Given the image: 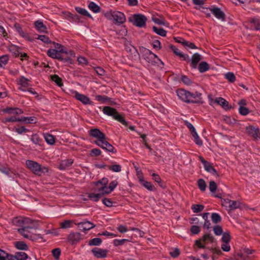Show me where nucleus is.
Segmentation results:
<instances>
[{
    "label": "nucleus",
    "instance_id": "nucleus-1",
    "mask_svg": "<svg viewBox=\"0 0 260 260\" xmlns=\"http://www.w3.org/2000/svg\"><path fill=\"white\" fill-rule=\"evenodd\" d=\"M108 180L107 178H103L95 183V187L93 190L97 193H88V197L90 200L94 202H97L104 195L109 194L111 192V190L108 188L107 186Z\"/></svg>",
    "mask_w": 260,
    "mask_h": 260
},
{
    "label": "nucleus",
    "instance_id": "nucleus-2",
    "mask_svg": "<svg viewBox=\"0 0 260 260\" xmlns=\"http://www.w3.org/2000/svg\"><path fill=\"white\" fill-rule=\"evenodd\" d=\"M36 229L34 222L32 224H27L22 228L17 230L18 232L24 238L34 240L38 238V236L34 234L32 231Z\"/></svg>",
    "mask_w": 260,
    "mask_h": 260
},
{
    "label": "nucleus",
    "instance_id": "nucleus-3",
    "mask_svg": "<svg viewBox=\"0 0 260 260\" xmlns=\"http://www.w3.org/2000/svg\"><path fill=\"white\" fill-rule=\"evenodd\" d=\"M25 164L27 168L36 175L40 176L48 171L47 168L42 167L39 163L33 160H27Z\"/></svg>",
    "mask_w": 260,
    "mask_h": 260
},
{
    "label": "nucleus",
    "instance_id": "nucleus-4",
    "mask_svg": "<svg viewBox=\"0 0 260 260\" xmlns=\"http://www.w3.org/2000/svg\"><path fill=\"white\" fill-rule=\"evenodd\" d=\"M104 15L107 19L112 20L115 24H122L126 20L124 14L119 11H108Z\"/></svg>",
    "mask_w": 260,
    "mask_h": 260
},
{
    "label": "nucleus",
    "instance_id": "nucleus-5",
    "mask_svg": "<svg viewBox=\"0 0 260 260\" xmlns=\"http://www.w3.org/2000/svg\"><path fill=\"white\" fill-rule=\"evenodd\" d=\"M103 112L104 114L112 116L113 118L118 120L124 125H127V123L125 121L123 117L119 114L116 109L109 106H105L103 109Z\"/></svg>",
    "mask_w": 260,
    "mask_h": 260
},
{
    "label": "nucleus",
    "instance_id": "nucleus-6",
    "mask_svg": "<svg viewBox=\"0 0 260 260\" xmlns=\"http://www.w3.org/2000/svg\"><path fill=\"white\" fill-rule=\"evenodd\" d=\"M144 59L150 64H158L160 63L163 64V62L154 53H152L149 50H145L143 53Z\"/></svg>",
    "mask_w": 260,
    "mask_h": 260
},
{
    "label": "nucleus",
    "instance_id": "nucleus-7",
    "mask_svg": "<svg viewBox=\"0 0 260 260\" xmlns=\"http://www.w3.org/2000/svg\"><path fill=\"white\" fill-rule=\"evenodd\" d=\"M146 17L142 14H135L133 16V24L139 27H144L146 26Z\"/></svg>",
    "mask_w": 260,
    "mask_h": 260
},
{
    "label": "nucleus",
    "instance_id": "nucleus-8",
    "mask_svg": "<svg viewBox=\"0 0 260 260\" xmlns=\"http://www.w3.org/2000/svg\"><path fill=\"white\" fill-rule=\"evenodd\" d=\"M13 225L22 228L27 224H32L34 221L29 218H24L22 217H16L12 220Z\"/></svg>",
    "mask_w": 260,
    "mask_h": 260
},
{
    "label": "nucleus",
    "instance_id": "nucleus-9",
    "mask_svg": "<svg viewBox=\"0 0 260 260\" xmlns=\"http://www.w3.org/2000/svg\"><path fill=\"white\" fill-rule=\"evenodd\" d=\"M185 125L188 128L193 138L194 141L199 146H202L203 145V142L200 139L199 135H198L196 128L194 127L189 122L186 121Z\"/></svg>",
    "mask_w": 260,
    "mask_h": 260
},
{
    "label": "nucleus",
    "instance_id": "nucleus-10",
    "mask_svg": "<svg viewBox=\"0 0 260 260\" xmlns=\"http://www.w3.org/2000/svg\"><path fill=\"white\" fill-rule=\"evenodd\" d=\"M222 206L230 210H234L240 207V202L230 199H224L222 202Z\"/></svg>",
    "mask_w": 260,
    "mask_h": 260
},
{
    "label": "nucleus",
    "instance_id": "nucleus-11",
    "mask_svg": "<svg viewBox=\"0 0 260 260\" xmlns=\"http://www.w3.org/2000/svg\"><path fill=\"white\" fill-rule=\"evenodd\" d=\"M246 133L254 139H260V132L258 127L249 125L246 127Z\"/></svg>",
    "mask_w": 260,
    "mask_h": 260
},
{
    "label": "nucleus",
    "instance_id": "nucleus-12",
    "mask_svg": "<svg viewBox=\"0 0 260 260\" xmlns=\"http://www.w3.org/2000/svg\"><path fill=\"white\" fill-rule=\"evenodd\" d=\"M179 98L182 101L189 103V98H190V92L183 89H178L176 91Z\"/></svg>",
    "mask_w": 260,
    "mask_h": 260
},
{
    "label": "nucleus",
    "instance_id": "nucleus-13",
    "mask_svg": "<svg viewBox=\"0 0 260 260\" xmlns=\"http://www.w3.org/2000/svg\"><path fill=\"white\" fill-rule=\"evenodd\" d=\"M91 252L95 257L101 258L107 257L108 250L99 248H94L91 250Z\"/></svg>",
    "mask_w": 260,
    "mask_h": 260
},
{
    "label": "nucleus",
    "instance_id": "nucleus-14",
    "mask_svg": "<svg viewBox=\"0 0 260 260\" xmlns=\"http://www.w3.org/2000/svg\"><path fill=\"white\" fill-rule=\"evenodd\" d=\"M89 135L94 138H96L97 140H100L104 138L105 135L98 128H93L89 131Z\"/></svg>",
    "mask_w": 260,
    "mask_h": 260
},
{
    "label": "nucleus",
    "instance_id": "nucleus-15",
    "mask_svg": "<svg viewBox=\"0 0 260 260\" xmlns=\"http://www.w3.org/2000/svg\"><path fill=\"white\" fill-rule=\"evenodd\" d=\"M80 230L83 231H88L95 227V225L90 221H83L77 224Z\"/></svg>",
    "mask_w": 260,
    "mask_h": 260
},
{
    "label": "nucleus",
    "instance_id": "nucleus-16",
    "mask_svg": "<svg viewBox=\"0 0 260 260\" xmlns=\"http://www.w3.org/2000/svg\"><path fill=\"white\" fill-rule=\"evenodd\" d=\"M29 81L30 80L28 79L25 78L24 76L20 77L17 80L18 84L20 86V87H19V89L23 91H25V90L22 88L29 86L30 85L29 83Z\"/></svg>",
    "mask_w": 260,
    "mask_h": 260
},
{
    "label": "nucleus",
    "instance_id": "nucleus-17",
    "mask_svg": "<svg viewBox=\"0 0 260 260\" xmlns=\"http://www.w3.org/2000/svg\"><path fill=\"white\" fill-rule=\"evenodd\" d=\"M80 234L79 233H72L69 235L67 240L69 242L73 245L80 240Z\"/></svg>",
    "mask_w": 260,
    "mask_h": 260
},
{
    "label": "nucleus",
    "instance_id": "nucleus-18",
    "mask_svg": "<svg viewBox=\"0 0 260 260\" xmlns=\"http://www.w3.org/2000/svg\"><path fill=\"white\" fill-rule=\"evenodd\" d=\"M75 97L76 98V99L80 101L85 105L91 104V102H90L89 99L85 95L80 94L77 92H75Z\"/></svg>",
    "mask_w": 260,
    "mask_h": 260
},
{
    "label": "nucleus",
    "instance_id": "nucleus-19",
    "mask_svg": "<svg viewBox=\"0 0 260 260\" xmlns=\"http://www.w3.org/2000/svg\"><path fill=\"white\" fill-rule=\"evenodd\" d=\"M211 11L217 19L222 21L225 20V14L219 8H213Z\"/></svg>",
    "mask_w": 260,
    "mask_h": 260
},
{
    "label": "nucleus",
    "instance_id": "nucleus-20",
    "mask_svg": "<svg viewBox=\"0 0 260 260\" xmlns=\"http://www.w3.org/2000/svg\"><path fill=\"white\" fill-rule=\"evenodd\" d=\"M47 53L49 57L52 58L62 60L60 53L56 51V49H50L47 51Z\"/></svg>",
    "mask_w": 260,
    "mask_h": 260
},
{
    "label": "nucleus",
    "instance_id": "nucleus-21",
    "mask_svg": "<svg viewBox=\"0 0 260 260\" xmlns=\"http://www.w3.org/2000/svg\"><path fill=\"white\" fill-rule=\"evenodd\" d=\"M201 55L198 53L194 54L191 59L190 66L193 68H196L198 62L201 60Z\"/></svg>",
    "mask_w": 260,
    "mask_h": 260
},
{
    "label": "nucleus",
    "instance_id": "nucleus-22",
    "mask_svg": "<svg viewBox=\"0 0 260 260\" xmlns=\"http://www.w3.org/2000/svg\"><path fill=\"white\" fill-rule=\"evenodd\" d=\"M73 163V160L72 159L62 160L59 165V169L61 170H65L71 166Z\"/></svg>",
    "mask_w": 260,
    "mask_h": 260
},
{
    "label": "nucleus",
    "instance_id": "nucleus-23",
    "mask_svg": "<svg viewBox=\"0 0 260 260\" xmlns=\"http://www.w3.org/2000/svg\"><path fill=\"white\" fill-rule=\"evenodd\" d=\"M141 184L145 188L147 189L149 191H154L155 188L154 186L151 184V182H148L144 180V179H142L139 181Z\"/></svg>",
    "mask_w": 260,
    "mask_h": 260
},
{
    "label": "nucleus",
    "instance_id": "nucleus-24",
    "mask_svg": "<svg viewBox=\"0 0 260 260\" xmlns=\"http://www.w3.org/2000/svg\"><path fill=\"white\" fill-rule=\"evenodd\" d=\"M94 143L104 149H106V147L109 144L106 140V136L103 139L95 141Z\"/></svg>",
    "mask_w": 260,
    "mask_h": 260
},
{
    "label": "nucleus",
    "instance_id": "nucleus-25",
    "mask_svg": "<svg viewBox=\"0 0 260 260\" xmlns=\"http://www.w3.org/2000/svg\"><path fill=\"white\" fill-rule=\"evenodd\" d=\"M202 94L199 92H195L193 93H190V98H189V103H196L199 101L201 98Z\"/></svg>",
    "mask_w": 260,
    "mask_h": 260
},
{
    "label": "nucleus",
    "instance_id": "nucleus-26",
    "mask_svg": "<svg viewBox=\"0 0 260 260\" xmlns=\"http://www.w3.org/2000/svg\"><path fill=\"white\" fill-rule=\"evenodd\" d=\"M215 103L217 105H220L223 108L226 109L228 108V102L222 98H217L215 99Z\"/></svg>",
    "mask_w": 260,
    "mask_h": 260
},
{
    "label": "nucleus",
    "instance_id": "nucleus-27",
    "mask_svg": "<svg viewBox=\"0 0 260 260\" xmlns=\"http://www.w3.org/2000/svg\"><path fill=\"white\" fill-rule=\"evenodd\" d=\"M26 118H25V117H23V118L20 119V118H17L15 117L12 116L10 118H7L3 119L2 120V122L4 123H6L7 122L26 121Z\"/></svg>",
    "mask_w": 260,
    "mask_h": 260
},
{
    "label": "nucleus",
    "instance_id": "nucleus-28",
    "mask_svg": "<svg viewBox=\"0 0 260 260\" xmlns=\"http://www.w3.org/2000/svg\"><path fill=\"white\" fill-rule=\"evenodd\" d=\"M35 26L37 29L41 32H46L47 28L43 23L40 21H37L35 22Z\"/></svg>",
    "mask_w": 260,
    "mask_h": 260
},
{
    "label": "nucleus",
    "instance_id": "nucleus-29",
    "mask_svg": "<svg viewBox=\"0 0 260 260\" xmlns=\"http://www.w3.org/2000/svg\"><path fill=\"white\" fill-rule=\"evenodd\" d=\"M51 43L53 44V46L54 47V49H56V51L58 53H64L66 54L68 53L67 51L65 50L64 47L60 44L54 42H52Z\"/></svg>",
    "mask_w": 260,
    "mask_h": 260
},
{
    "label": "nucleus",
    "instance_id": "nucleus-30",
    "mask_svg": "<svg viewBox=\"0 0 260 260\" xmlns=\"http://www.w3.org/2000/svg\"><path fill=\"white\" fill-rule=\"evenodd\" d=\"M152 20L155 23L159 25H165V19L161 16L152 17Z\"/></svg>",
    "mask_w": 260,
    "mask_h": 260
},
{
    "label": "nucleus",
    "instance_id": "nucleus-31",
    "mask_svg": "<svg viewBox=\"0 0 260 260\" xmlns=\"http://www.w3.org/2000/svg\"><path fill=\"white\" fill-rule=\"evenodd\" d=\"M198 69L200 72L203 73L208 70L209 66L206 62L203 61L199 64Z\"/></svg>",
    "mask_w": 260,
    "mask_h": 260
},
{
    "label": "nucleus",
    "instance_id": "nucleus-32",
    "mask_svg": "<svg viewBox=\"0 0 260 260\" xmlns=\"http://www.w3.org/2000/svg\"><path fill=\"white\" fill-rule=\"evenodd\" d=\"M144 233L137 229H131V236L135 237H142Z\"/></svg>",
    "mask_w": 260,
    "mask_h": 260
},
{
    "label": "nucleus",
    "instance_id": "nucleus-33",
    "mask_svg": "<svg viewBox=\"0 0 260 260\" xmlns=\"http://www.w3.org/2000/svg\"><path fill=\"white\" fill-rule=\"evenodd\" d=\"M204 166L205 169L207 171L210 172L211 173H212L214 175L217 174V172H216V170L213 168V167L208 162H207L206 164H205L204 165Z\"/></svg>",
    "mask_w": 260,
    "mask_h": 260
},
{
    "label": "nucleus",
    "instance_id": "nucleus-34",
    "mask_svg": "<svg viewBox=\"0 0 260 260\" xmlns=\"http://www.w3.org/2000/svg\"><path fill=\"white\" fill-rule=\"evenodd\" d=\"M152 29L153 31L157 35H159L162 37H165L166 36L167 32L163 28H157L156 26H153Z\"/></svg>",
    "mask_w": 260,
    "mask_h": 260
},
{
    "label": "nucleus",
    "instance_id": "nucleus-35",
    "mask_svg": "<svg viewBox=\"0 0 260 260\" xmlns=\"http://www.w3.org/2000/svg\"><path fill=\"white\" fill-rule=\"evenodd\" d=\"M102 239L99 238H95L90 240L88 244L90 246H98L102 243Z\"/></svg>",
    "mask_w": 260,
    "mask_h": 260
},
{
    "label": "nucleus",
    "instance_id": "nucleus-36",
    "mask_svg": "<svg viewBox=\"0 0 260 260\" xmlns=\"http://www.w3.org/2000/svg\"><path fill=\"white\" fill-rule=\"evenodd\" d=\"M17 248L21 250H26L28 248L27 245L22 241H18L15 243Z\"/></svg>",
    "mask_w": 260,
    "mask_h": 260
},
{
    "label": "nucleus",
    "instance_id": "nucleus-37",
    "mask_svg": "<svg viewBox=\"0 0 260 260\" xmlns=\"http://www.w3.org/2000/svg\"><path fill=\"white\" fill-rule=\"evenodd\" d=\"M110 170L114 172H120L121 170V167L120 165L118 164H114L110 165L108 167Z\"/></svg>",
    "mask_w": 260,
    "mask_h": 260
},
{
    "label": "nucleus",
    "instance_id": "nucleus-38",
    "mask_svg": "<svg viewBox=\"0 0 260 260\" xmlns=\"http://www.w3.org/2000/svg\"><path fill=\"white\" fill-rule=\"evenodd\" d=\"M44 137L47 143L53 145L55 143L54 138L52 135L46 134L45 135Z\"/></svg>",
    "mask_w": 260,
    "mask_h": 260
},
{
    "label": "nucleus",
    "instance_id": "nucleus-39",
    "mask_svg": "<svg viewBox=\"0 0 260 260\" xmlns=\"http://www.w3.org/2000/svg\"><path fill=\"white\" fill-rule=\"evenodd\" d=\"M89 8L94 13H98L100 11V8L93 2H90L88 5Z\"/></svg>",
    "mask_w": 260,
    "mask_h": 260
},
{
    "label": "nucleus",
    "instance_id": "nucleus-40",
    "mask_svg": "<svg viewBox=\"0 0 260 260\" xmlns=\"http://www.w3.org/2000/svg\"><path fill=\"white\" fill-rule=\"evenodd\" d=\"M204 206L202 205H193L191 206V209L194 213H199L201 212L204 209Z\"/></svg>",
    "mask_w": 260,
    "mask_h": 260
},
{
    "label": "nucleus",
    "instance_id": "nucleus-41",
    "mask_svg": "<svg viewBox=\"0 0 260 260\" xmlns=\"http://www.w3.org/2000/svg\"><path fill=\"white\" fill-rule=\"evenodd\" d=\"M51 78L52 80L55 82L59 86H61L62 85L61 79L59 78L57 75L51 76Z\"/></svg>",
    "mask_w": 260,
    "mask_h": 260
},
{
    "label": "nucleus",
    "instance_id": "nucleus-42",
    "mask_svg": "<svg viewBox=\"0 0 260 260\" xmlns=\"http://www.w3.org/2000/svg\"><path fill=\"white\" fill-rule=\"evenodd\" d=\"M72 220H66L63 222H61L60 223V228L61 229H67L70 228L71 226V224L72 223Z\"/></svg>",
    "mask_w": 260,
    "mask_h": 260
},
{
    "label": "nucleus",
    "instance_id": "nucleus-43",
    "mask_svg": "<svg viewBox=\"0 0 260 260\" xmlns=\"http://www.w3.org/2000/svg\"><path fill=\"white\" fill-rule=\"evenodd\" d=\"M198 185L199 188L202 191H204L206 190L207 185H206L205 181L203 179H199L198 182Z\"/></svg>",
    "mask_w": 260,
    "mask_h": 260
},
{
    "label": "nucleus",
    "instance_id": "nucleus-44",
    "mask_svg": "<svg viewBox=\"0 0 260 260\" xmlns=\"http://www.w3.org/2000/svg\"><path fill=\"white\" fill-rule=\"evenodd\" d=\"M52 254L55 259H58L61 254V250L59 248L53 249L52 250Z\"/></svg>",
    "mask_w": 260,
    "mask_h": 260
},
{
    "label": "nucleus",
    "instance_id": "nucleus-45",
    "mask_svg": "<svg viewBox=\"0 0 260 260\" xmlns=\"http://www.w3.org/2000/svg\"><path fill=\"white\" fill-rule=\"evenodd\" d=\"M75 9L79 14L82 15L87 16L89 17H91V15L88 13V12L84 9L80 7H76Z\"/></svg>",
    "mask_w": 260,
    "mask_h": 260
},
{
    "label": "nucleus",
    "instance_id": "nucleus-46",
    "mask_svg": "<svg viewBox=\"0 0 260 260\" xmlns=\"http://www.w3.org/2000/svg\"><path fill=\"white\" fill-rule=\"evenodd\" d=\"M134 167L135 168L136 171V174L138 177V178L139 179V181H140V180L143 179V176L141 171V170L136 165L135 163L133 164Z\"/></svg>",
    "mask_w": 260,
    "mask_h": 260
},
{
    "label": "nucleus",
    "instance_id": "nucleus-47",
    "mask_svg": "<svg viewBox=\"0 0 260 260\" xmlns=\"http://www.w3.org/2000/svg\"><path fill=\"white\" fill-rule=\"evenodd\" d=\"M15 254L18 260H25L27 258V255L24 252H18Z\"/></svg>",
    "mask_w": 260,
    "mask_h": 260
},
{
    "label": "nucleus",
    "instance_id": "nucleus-48",
    "mask_svg": "<svg viewBox=\"0 0 260 260\" xmlns=\"http://www.w3.org/2000/svg\"><path fill=\"white\" fill-rule=\"evenodd\" d=\"M251 23L254 28L256 30H260V19L254 18L251 20Z\"/></svg>",
    "mask_w": 260,
    "mask_h": 260
},
{
    "label": "nucleus",
    "instance_id": "nucleus-49",
    "mask_svg": "<svg viewBox=\"0 0 260 260\" xmlns=\"http://www.w3.org/2000/svg\"><path fill=\"white\" fill-rule=\"evenodd\" d=\"M211 218L213 222L215 223H218L221 221V217L218 214L216 213L212 214Z\"/></svg>",
    "mask_w": 260,
    "mask_h": 260
},
{
    "label": "nucleus",
    "instance_id": "nucleus-50",
    "mask_svg": "<svg viewBox=\"0 0 260 260\" xmlns=\"http://www.w3.org/2000/svg\"><path fill=\"white\" fill-rule=\"evenodd\" d=\"M128 242V240L127 239H121V240H117L115 239L113 241V244L115 246H118L119 245H122L124 244L125 242Z\"/></svg>",
    "mask_w": 260,
    "mask_h": 260
},
{
    "label": "nucleus",
    "instance_id": "nucleus-51",
    "mask_svg": "<svg viewBox=\"0 0 260 260\" xmlns=\"http://www.w3.org/2000/svg\"><path fill=\"white\" fill-rule=\"evenodd\" d=\"M209 188L211 192H215L217 189V185L214 181H210L209 182Z\"/></svg>",
    "mask_w": 260,
    "mask_h": 260
},
{
    "label": "nucleus",
    "instance_id": "nucleus-52",
    "mask_svg": "<svg viewBox=\"0 0 260 260\" xmlns=\"http://www.w3.org/2000/svg\"><path fill=\"white\" fill-rule=\"evenodd\" d=\"M203 242L205 243L207 241L212 242L213 241V237L210 234H205L202 239Z\"/></svg>",
    "mask_w": 260,
    "mask_h": 260
},
{
    "label": "nucleus",
    "instance_id": "nucleus-53",
    "mask_svg": "<svg viewBox=\"0 0 260 260\" xmlns=\"http://www.w3.org/2000/svg\"><path fill=\"white\" fill-rule=\"evenodd\" d=\"M8 60V56L7 55H3L0 57V67L6 64Z\"/></svg>",
    "mask_w": 260,
    "mask_h": 260
},
{
    "label": "nucleus",
    "instance_id": "nucleus-54",
    "mask_svg": "<svg viewBox=\"0 0 260 260\" xmlns=\"http://www.w3.org/2000/svg\"><path fill=\"white\" fill-rule=\"evenodd\" d=\"M239 111L242 115H246L249 113V109L246 106L239 107Z\"/></svg>",
    "mask_w": 260,
    "mask_h": 260
},
{
    "label": "nucleus",
    "instance_id": "nucleus-55",
    "mask_svg": "<svg viewBox=\"0 0 260 260\" xmlns=\"http://www.w3.org/2000/svg\"><path fill=\"white\" fill-rule=\"evenodd\" d=\"M38 39L40 40L42 42L45 43H51L52 42L50 40V39L46 36L44 35H39L38 36Z\"/></svg>",
    "mask_w": 260,
    "mask_h": 260
},
{
    "label": "nucleus",
    "instance_id": "nucleus-56",
    "mask_svg": "<svg viewBox=\"0 0 260 260\" xmlns=\"http://www.w3.org/2000/svg\"><path fill=\"white\" fill-rule=\"evenodd\" d=\"M225 77L230 82H234L236 79L234 74L231 72L225 74Z\"/></svg>",
    "mask_w": 260,
    "mask_h": 260
},
{
    "label": "nucleus",
    "instance_id": "nucleus-57",
    "mask_svg": "<svg viewBox=\"0 0 260 260\" xmlns=\"http://www.w3.org/2000/svg\"><path fill=\"white\" fill-rule=\"evenodd\" d=\"M31 140L34 144L40 145L41 139L38 135L36 134L33 135L31 137Z\"/></svg>",
    "mask_w": 260,
    "mask_h": 260
},
{
    "label": "nucleus",
    "instance_id": "nucleus-58",
    "mask_svg": "<svg viewBox=\"0 0 260 260\" xmlns=\"http://www.w3.org/2000/svg\"><path fill=\"white\" fill-rule=\"evenodd\" d=\"M213 231L216 235L219 236L222 234V228L219 225H216L213 228Z\"/></svg>",
    "mask_w": 260,
    "mask_h": 260
},
{
    "label": "nucleus",
    "instance_id": "nucleus-59",
    "mask_svg": "<svg viewBox=\"0 0 260 260\" xmlns=\"http://www.w3.org/2000/svg\"><path fill=\"white\" fill-rule=\"evenodd\" d=\"M221 248L224 251H229L231 249V246H230L229 242H222L221 245Z\"/></svg>",
    "mask_w": 260,
    "mask_h": 260
},
{
    "label": "nucleus",
    "instance_id": "nucleus-60",
    "mask_svg": "<svg viewBox=\"0 0 260 260\" xmlns=\"http://www.w3.org/2000/svg\"><path fill=\"white\" fill-rule=\"evenodd\" d=\"M46 234H52L54 236H58L59 235V231L58 230L53 229L51 230H47L45 231Z\"/></svg>",
    "mask_w": 260,
    "mask_h": 260
},
{
    "label": "nucleus",
    "instance_id": "nucleus-61",
    "mask_svg": "<svg viewBox=\"0 0 260 260\" xmlns=\"http://www.w3.org/2000/svg\"><path fill=\"white\" fill-rule=\"evenodd\" d=\"M182 44L184 46H185L186 47H188L189 48H190V49L197 48V47L195 46V45L193 43L189 42H188L185 40V41L182 42Z\"/></svg>",
    "mask_w": 260,
    "mask_h": 260
},
{
    "label": "nucleus",
    "instance_id": "nucleus-62",
    "mask_svg": "<svg viewBox=\"0 0 260 260\" xmlns=\"http://www.w3.org/2000/svg\"><path fill=\"white\" fill-rule=\"evenodd\" d=\"M90 155L91 156H99L101 154V151L96 148L92 149L90 150Z\"/></svg>",
    "mask_w": 260,
    "mask_h": 260
},
{
    "label": "nucleus",
    "instance_id": "nucleus-63",
    "mask_svg": "<svg viewBox=\"0 0 260 260\" xmlns=\"http://www.w3.org/2000/svg\"><path fill=\"white\" fill-rule=\"evenodd\" d=\"M230 239L231 238L229 233H224L223 234L221 239L222 242H229Z\"/></svg>",
    "mask_w": 260,
    "mask_h": 260
},
{
    "label": "nucleus",
    "instance_id": "nucleus-64",
    "mask_svg": "<svg viewBox=\"0 0 260 260\" xmlns=\"http://www.w3.org/2000/svg\"><path fill=\"white\" fill-rule=\"evenodd\" d=\"M178 56L182 60H185L187 61H189V56L187 54H184L181 52H180V53L178 54Z\"/></svg>",
    "mask_w": 260,
    "mask_h": 260
}]
</instances>
